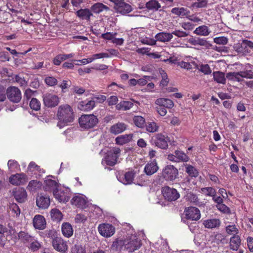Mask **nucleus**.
<instances>
[{
	"instance_id": "nucleus-1",
	"label": "nucleus",
	"mask_w": 253,
	"mask_h": 253,
	"mask_svg": "<svg viewBox=\"0 0 253 253\" xmlns=\"http://www.w3.org/2000/svg\"><path fill=\"white\" fill-rule=\"evenodd\" d=\"M57 116L59 120L57 126L60 128L68 125L74 120L73 110L70 105L67 104L59 107Z\"/></svg>"
},
{
	"instance_id": "nucleus-2",
	"label": "nucleus",
	"mask_w": 253,
	"mask_h": 253,
	"mask_svg": "<svg viewBox=\"0 0 253 253\" xmlns=\"http://www.w3.org/2000/svg\"><path fill=\"white\" fill-rule=\"evenodd\" d=\"M79 123L82 128L89 129L96 126L98 119L93 114L82 115L79 119Z\"/></svg>"
},
{
	"instance_id": "nucleus-3",
	"label": "nucleus",
	"mask_w": 253,
	"mask_h": 253,
	"mask_svg": "<svg viewBox=\"0 0 253 253\" xmlns=\"http://www.w3.org/2000/svg\"><path fill=\"white\" fill-rule=\"evenodd\" d=\"M162 177L167 181H173L178 175V169L173 165L165 166L161 173Z\"/></svg>"
},
{
	"instance_id": "nucleus-4",
	"label": "nucleus",
	"mask_w": 253,
	"mask_h": 253,
	"mask_svg": "<svg viewBox=\"0 0 253 253\" xmlns=\"http://www.w3.org/2000/svg\"><path fill=\"white\" fill-rule=\"evenodd\" d=\"M6 96L8 99L11 102L18 103L22 99L20 90L16 86H10L6 89Z\"/></svg>"
},
{
	"instance_id": "nucleus-5",
	"label": "nucleus",
	"mask_w": 253,
	"mask_h": 253,
	"mask_svg": "<svg viewBox=\"0 0 253 253\" xmlns=\"http://www.w3.org/2000/svg\"><path fill=\"white\" fill-rule=\"evenodd\" d=\"M125 250L129 253H132L138 250L141 246V240L135 236H131L129 239L124 241Z\"/></svg>"
},
{
	"instance_id": "nucleus-6",
	"label": "nucleus",
	"mask_w": 253,
	"mask_h": 253,
	"mask_svg": "<svg viewBox=\"0 0 253 253\" xmlns=\"http://www.w3.org/2000/svg\"><path fill=\"white\" fill-rule=\"evenodd\" d=\"M121 153V150L119 148H114L108 152L104 158V161L107 165L114 166L117 163Z\"/></svg>"
},
{
	"instance_id": "nucleus-7",
	"label": "nucleus",
	"mask_w": 253,
	"mask_h": 253,
	"mask_svg": "<svg viewBox=\"0 0 253 253\" xmlns=\"http://www.w3.org/2000/svg\"><path fill=\"white\" fill-rule=\"evenodd\" d=\"M235 48L237 52L243 54H247L250 53L253 49V42L244 40L241 43L237 44Z\"/></svg>"
},
{
	"instance_id": "nucleus-8",
	"label": "nucleus",
	"mask_w": 253,
	"mask_h": 253,
	"mask_svg": "<svg viewBox=\"0 0 253 253\" xmlns=\"http://www.w3.org/2000/svg\"><path fill=\"white\" fill-rule=\"evenodd\" d=\"M162 193L165 198L169 201H174L180 196L179 193L175 189L169 186L163 187Z\"/></svg>"
},
{
	"instance_id": "nucleus-9",
	"label": "nucleus",
	"mask_w": 253,
	"mask_h": 253,
	"mask_svg": "<svg viewBox=\"0 0 253 253\" xmlns=\"http://www.w3.org/2000/svg\"><path fill=\"white\" fill-rule=\"evenodd\" d=\"M99 233L102 236L109 237L114 235L115 232V227L111 224L108 223H102L98 227Z\"/></svg>"
},
{
	"instance_id": "nucleus-10",
	"label": "nucleus",
	"mask_w": 253,
	"mask_h": 253,
	"mask_svg": "<svg viewBox=\"0 0 253 253\" xmlns=\"http://www.w3.org/2000/svg\"><path fill=\"white\" fill-rule=\"evenodd\" d=\"M185 218L192 220H198L201 217L200 210L196 207H190L186 208L184 210Z\"/></svg>"
},
{
	"instance_id": "nucleus-11",
	"label": "nucleus",
	"mask_w": 253,
	"mask_h": 253,
	"mask_svg": "<svg viewBox=\"0 0 253 253\" xmlns=\"http://www.w3.org/2000/svg\"><path fill=\"white\" fill-rule=\"evenodd\" d=\"M53 196L54 198L59 202L67 203L69 201L71 193L67 189H57L53 192Z\"/></svg>"
},
{
	"instance_id": "nucleus-12",
	"label": "nucleus",
	"mask_w": 253,
	"mask_h": 253,
	"mask_svg": "<svg viewBox=\"0 0 253 253\" xmlns=\"http://www.w3.org/2000/svg\"><path fill=\"white\" fill-rule=\"evenodd\" d=\"M52 246L56 251L65 253L68 250L67 242L61 237H58L52 241Z\"/></svg>"
},
{
	"instance_id": "nucleus-13",
	"label": "nucleus",
	"mask_w": 253,
	"mask_h": 253,
	"mask_svg": "<svg viewBox=\"0 0 253 253\" xmlns=\"http://www.w3.org/2000/svg\"><path fill=\"white\" fill-rule=\"evenodd\" d=\"M27 180V175L24 173L12 175L9 178V182L14 185L23 184Z\"/></svg>"
},
{
	"instance_id": "nucleus-14",
	"label": "nucleus",
	"mask_w": 253,
	"mask_h": 253,
	"mask_svg": "<svg viewBox=\"0 0 253 253\" xmlns=\"http://www.w3.org/2000/svg\"><path fill=\"white\" fill-rule=\"evenodd\" d=\"M43 103L48 107H53L57 106L59 102V97L55 94H48L43 97Z\"/></svg>"
},
{
	"instance_id": "nucleus-15",
	"label": "nucleus",
	"mask_w": 253,
	"mask_h": 253,
	"mask_svg": "<svg viewBox=\"0 0 253 253\" xmlns=\"http://www.w3.org/2000/svg\"><path fill=\"white\" fill-rule=\"evenodd\" d=\"M154 143L158 147L166 149L168 147V137H166L162 133H158L155 136Z\"/></svg>"
},
{
	"instance_id": "nucleus-16",
	"label": "nucleus",
	"mask_w": 253,
	"mask_h": 253,
	"mask_svg": "<svg viewBox=\"0 0 253 253\" xmlns=\"http://www.w3.org/2000/svg\"><path fill=\"white\" fill-rule=\"evenodd\" d=\"M50 203L49 196L40 194L36 199L37 206L42 209H46L49 206Z\"/></svg>"
},
{
	"instance_id": "nucleus-17",
	"label": "nucleus",
	"mask_w": 253,
	"mask_h": 253,
	"mask_svg": "<svg viewBox=\"0 0 253 253\" xmlns=\"http://www.w3.org/2000/svg\"><path fill=\"white\" fill-rule=\"evenodd\" d=\"M116 11L122 14H126L132 11V6L128 3L125 2L123 0L116 6H114Z\"/></svg>"
},
{
	"instance_id": "nucleus-18",
	"label": "nucleus",
	"mask_w": 253,
	"mask_h": 253,
	"mask_svg": "<svg viewBox=\"0 0 253 253\" xmlns=\"http://www.w3.org/2000/svg\"><path fill=\"white\" fill-rule=\"evenodd\" d=\"M34 227L37 229L43 230L46 227V221L44 217L40 214L36 215L33 220Z\"/></svg>"
},
{
	"instance_id": "nucleus-19",
	"label": "nucleus",
	"mask_w": 253,
	"mask_h": 253,
	"mask_svg": "<svg viewBox=\"0 0 253 253\" xmlns=\"http://www.w3.org/2000/svg\"><path fill=\"white\" fill-rule=\"evenodd\" d=\"M13 196L18 202L22 203L26 200L27 195L24 188L19 187L13 191Z\"/></svg>"
},
{
	"instance_id": "nucleus-20",
	"label": "nucleus",
	"mask_w": 253,
	"mask_h": 253,
	"mask_svg": "<svg viewBox=\"0 0 253 253\" xmlns=\"http://www.w3.org/2000/svg\"><path fill=\"white\" fill-rule=\"evenodd\" d=\"M71 203L80 209H85L87 206V201L85 198L81 196H74L71 200Z\"/></svg>"
},
{
	"instance_id": "nucleus-21",
	"label": "nucleus",
	"mask_w": 253,
	"mask_h": 253,
	"mask_svg": "<svg viewBox=\"0 0 253 253\" xmlns=\"http://www.w3.org/2000/svg\"><path fill=\"white\" fill-rule=\"evenodd\" d=\"M76 16L81 20L90 21V17L93 16L91 10L88 8L80 9L75 13Z\"/></svg>"
},
{
	"instance_id": "nucleus-22",
	"label": "nucleus",
	"mask_w": 253,
	"mask_h": 253,
	"mask_svg": "<svg viewBox=\"0 0 253 253\" xmlns=\"http://www.w3.org/2000/svg\"><path fill=\"white\" fill-rule=\"evenodd\" d=\"M43 188L45 191L47 192H53L56 191L59 187L58 183L54 180L51 179H47L44 182Z\"/></svg>"
},
{
	"instance_id": "nucleus-23",
	"label": "nucleus",
	"mask_w": 253,
	"mask_h": 253,
	"mask_svg": "<svg viewBox=\"0 0 253 253\" xmlns=\"http://www.w3.org/2000/svg\"><path fill=\"white\" fill-rule=\"evenodd\" d=\"M159 169V167L156 162L153 161L148 163L145 166L144 172L148 175H151L156 173Z\"/></svg>"
},
{
	"instance_id": "nucleus-24",
	"label": "nucleus",
	"mask_w": 253,
	"mask_h": 253,
	"mask_svg": "<svg viewBox=\"0 0 253 253\" xmlns=\"http://www.w3.org/2000/svg\"><path fill=\"white\" fill-rule=\"evenodd\" d=\"M253 65L250 64H246L244 66L243 70L240 71L242 78L253 79Z\"/></svg>"
},
{
	"instance_id": "nucleus-25",
	"label": "nucleus",
	"mask_w": 253,
	"mask_h": 253,
	"mask_svg": "<svg viewBox=\"0 0 253 253\" xmlns=\"http://www.w3.org/2000/svg\"><path fill=\"white\" fill-rule=\"evenodd\" d=\"M126 128V125L123 123L114 124L110 128V132L114 134H118L124 131Z\"/></svg>"
},
{
	"instance_id": "nucleus-26",
	"label": "nucleus",
	"mask_w": 253,
	"mask_h": 253,
	"mask_svg": "<svg viewBox=\"0 0 253 253\" xmlns=\"http://www.w3.org/2000/svg\"><path fill=\"white\" fill-rule=\"evenodd\" d=\"M135 176L133 171L126 172L122 177L119 178L120 181L124 184H130L132 183Z\"/></svg>"
},
{
	"instance_id": "nucleus-27",
	"label": "nucleus",
	"mask_w": 253,
	"mask_h": 253,
	"mask_svg": "<svg viewBox=\"0 0 253 253\" xmlns=\"http://www.w3.org/2000/svg\"><path fill=\"white\" fill-rule=\"evenodd\" d=\"M241 238L238 235H234L230 239V249L232 251L238 250L241 245Z\"/></svg>"
},
{
	"instance_id": "nucleus-28",
	"label": "nucleus",
	"mask_w": 253,
	"mask_h": 253,
	"mask_svg": "<svg viewBox=\"0 0 253 253\" xmlns=\"http://www.w3.org/2000/svg\"><path fill=\"white\" fill-rule=\"evenodd\" d=\"M61 231L64 237L70 238L73 235L74 230L70 223L69 222H64L62 224Z\"/></svg>"
},
{
	"instance_id": "nucleus-29",
	"label": "nucleus",
	"mask_w": 253,
	"mask_h": 253,
	"mask_svg": "<svg viewBox=\"0 0 253 253\" xmlns=\"http://www.w3.org/2000/svg\"><path fill=\"white\" fill-rule=\"evenodd\" d=\"M95 101L94 100L82 101L78 105V108L82 111H88L94 108L95 107Z\"/></svg>"
},
{
	"instance_id": "nucleus-30",
	"label": "nucleus",
	"mask_w": 253,
	"mask_h": 253,
	"mask_svg": "<svg viewBox=\"0 0 253 253\" xmlns=\"http://www.w3.org/2000/svg\"><path fill=\"white\" fill-rule=\"evenodd\" d=\"M132 136V134H126L118 136L115 139L116 143L118 145H123L131 141Z\"/></svg>"
},
{
	"instance_id": "nucleus-31",
	"label": "nucleus",
	"mask_w": 253,
	"mask_h": 253,
	"mask_svg": "<svg viewBox=\"0 0 253 253\" xmlns=\"http://www.w3.org/2000/svg\"><path fill=\"white\" fill-rule=\"evenodd\" d=\"M173 38L171 33L160 32L156 35L155 38L156 41L161 42H167L170 41Z\"/></svg>"
},
{
	"instance_id": "nucleus-32",
	"label": "nucleus",
	"mask_w": 253,
	"mask_h": 253,
	"mask_svg": "<svg viewBox=\"0 0 253 253\" xmlns=\"http://www.w3.org/2000/svg\"><path fill=\"white\" fill-rule=\"evenodd\" d=\"M155 103L157 105L163 106L166 108L171 109L173 107L174 103L173 101L169 99L161 98L157 99Z\"/></svg>"
},
{
	"instance_id": "nucleus-33",
	"label": "nucleus",
	"mask_w": 253,
	"mask_h": 253,
	"mask_svg": "<svg viewBox=\"0 0 253 253\" xmlns=\"http://www.w3.org/2000/svg\"><path fill=\"white\" fill-rule=\"evenodd\" d=\"M221 222L219 219L212 218L204 220L203 224L207 228H214L220 226Z\"/></svg>"
},
{
	"instance_id": "nucleus-34",
	"label": "nucleus",
	"mask_w": 253,
	"mask_h": 253,
	"mask_svg": "<svg viewBox=\"0 0 253 253\" xmlns=\"http://www.w3.org/2000/svg\"><path fill=\"white\" fill-rule=\"evenodd\" d=\"M8 229L6 226L0 224V246L3 247L5 242L7 240L6 234L8 233Z\"/></svg>"
},
{
	"instance_id": "nucleus-35",
	"label": "nucleus",
	"mask_w": 253,
	"mask_h": 253,
	"mask_svg": "<svg viewBox=\"0 0 253 253\" xmlns=\"http://www.w3.org/2000/svg\"><path fill=\"white\" fill-rule=\"evenodd\" d=\"M226 77L228 80L234 82H241L243 81L240 71L227 73Z\"/></svg>"
},
{
	"instance_id": "nucleus-36",
	"label": "nucleus",
	"mask_w": 253,
	"mask_h": 253,
	"mask_svg": "<svg viewBox=\"0 0 253 253\" xmlns=\"http://www.w3.org/2000/svg\"><path fill=\"white\" fill-rule=\"evenodd\" d=\"M109 9V7L100 2L94 3L91 7V11L95 13H99L104 10H108Z\"/></svg>"
},
{
	"instance_id": "nucleus-37",
	"label": "nucleus",
	"mask_w": 253,
	"mask_h": 253,
	"mask_svg": "<svg viewBox=\"0 0 253 253\" xmlns=\"http://www.w3.org/2000/svg\"><path fill=\"white\" fill-rule=\"evenodd\" d=\"M213 79L214 81L219 84H224L226 83L225 74L220 71L213 72Z\"/></svg>"
},
{
	"instance_id": "nucleus-38",
	"label": "nucleus",
	"mask_w": 253,
	"mask_h": 253,
	"mask_svg": "<svg viewBox=\"0 0 253 253\" xmlns=\"http://www.w3.org/2000/svg\"><path fill=\"white\" fill-rule=\"evenodd\" d=\"M133 106V103L132 102L123 101L117 104L116 108L118 110H127L131 108Z\"/></svg>"
},
{
	"instance_id": "nucleus-39",
	"label": "nucleus",
	"mask_w": 253,
	"mask_h": 253,
	"mask_svg": "<svg viewBox=\"0 0 253 253\" xmlns=\"http://www.w3.org/2000/svg\"><path fill=\"white\" fill-rule=\"evenodd\" d=\"M146 7L149 10L157 11L161 7L160 3L157 0H151L145 4Z\"/></svg>"
},
{
	"instance_id": "nucleus-40",
	"label": "nucleus",
	"mask_w": 253,
	"mask_h": 253,
	"mask_svg": "<svg viewBox=\"0 0 253 253\" xmlns=\"http://www.w3.org/2000/svg\"><path fill=\"white\" fill-rule=\"evenodd\" d=\"M18 236L19 238L24 244L29 243L35 238L34 236H31L24 231H20L18 233Z\"/></svg>"
},
{
	"instance_id": "nucleus-41",
	"label": "nucleus",
	"mask_w": 253,
	"mask_h": 253,
	"mask_svg": "<svg viewBox=\"0 0 253 253\" xmlns=\"http://www.w3.org/2000/svg\"><path fill=\"white\" fill-rule=\"evenodd\" d=\"M125 242L123 240L117 239L113 242L111 247V249L114 251H122L125 250Z\"/></svg>"
},
{
	"instance_id": "nucleus-42",
	"label": "nucleus",
	"mask_w": 253,
	"mask_h": 253,
	"mask_svg": "<svg viewBox=\"0 0 253 253\" xmlns=\"http://www.w3.org/2000/svg\"><path fill=\"white\" fill-rule=\"evenodd\" d=\"M171 12L179 16H187L190 13L187 8L184 7H174L171 9Z\"/></svg>"
},
{
	"instance_id": "nucleus-43",
	"label": "nucleus",
	"mask_w": 253,
	"mask_h": 253,
	"mask_svg": "<svg viewBox=\"0 0 253 253\" xmlns=\"http://www.w3.org/2000/svg\"><path fill=\"white\" fill-rule=\"evenodd\" d=\"M210 32L208 26L206 25L200 26L195 30L194 33L197 35L206 36L209 35Z\"/></svg>"
},
{
	"instance_id": "nucleus-44",
	"label": "nucleus",
	"mask_w": 253,
	"mask_h": 253,
	"mask_svg": "<svg viewBox=\"0 0 253 253\" xmlns=\"http://www.w3.org/2000/svg\"><path fill=\"white\" fill-rule=\"evenodd\" d=\"M42 185L41 182L36 180H33L29 182V184L27 187V189L30 191H35L37 189L40 188Z\"/></svg>"
},
{
	"instance_id": "nucleus-45",
	"label": "nucleus",
	"mask_w": 253,
	"mask_h": 253,
	"mask_svg": "<svg viewBox=\"0 0 253 253\" xmlns=\"http://www.w3.org/2000/svg\"><path fill=\"white\" fill-rule=\"evenodd\" d=\"M134 124L139 128H143L145 126V119L140 116H135L133 118Z\"/></svg>"
},
{
	"instance_id": "nucleus-46",
	"label": "nucleus",
	"mask_w": 253,
	"mask_h": 253,
	"mask_svg": "<svg viewBox=\"0 0 253 253\" xmlns=\"http://www.w3.org/2000/svg\"><path fill=\"white\" fill-rule=\"evenodd\" d=\"M174 154L176 155L177 162H187L189 161V157L183 151L175 150Z\"/></svg>"
},
{
	"instance_id": "nucleus-47",
	"label": "nucleus",
	"mask_w": 253,
	"mask_h": 253,
	"mask_svg": "<svg viewBox=\"0 0 253 253\" xmlns=\"http://www.w3.org/2000/svg\"><path fill=\"white\" fill-rule=\"evenodd\" d=\"M186 172L191 177H197L199 175L198 169L190 165H186Z\"/></svg>"
},
{
	"instance_id": "nucleus-48",
	"label": "nucleus",
	"mask_w": 253,
	"mask_h": 253,
	"mask_svg": "<svg viewBox=\"0 0 253 253\" xmlns=\"http://www.w3.org/2000/svg\"><path fill=\"white\" fill-rule=\"evenodd\" d=\"M50 214L53 220L60 221L62 219V213L58 209H54L51 210Z\"/></svg>"
},
{
	"instance_id": "nucleus-49",
	"label": "nucleus",
	"mask_w": 253,
	"mask_h": 253,
	"mask_svg": "<svg viewBox=\"0 0 253 253\" xmlns=\"http://www.w3.org/2000/svg\"><path fill=\"white\" fill-rule=\"evenodd\" d=\"M71 253H86L85 247L82 244H75L71 248Z\"/></svg>"
},
{
	"instance_id": "nucleus-50",
	"label": "nucleus",
	"mask_w": 253,
	"mask_h": 253,
	"mask_svg": "<svg viewBox=\"0 0 253 253\" xmlns=\"http://www.w3.org/2000/svg\"><path fill=\"white\" fill-rule=\"evenodd\" d=\"M41 104L40 101L36 98H32L29 102L30 108L34 111H39L41 109Z\"/></svg>"
},
{
	"instance_id": "nucleus-51",
	"label": "nucleus",
	"mask_w": 253,
	"mask_h": 253,
	"mask_svg": "<svg viewBox=\"0 0 253 253\" xmlns=\"http://www.w3.org/2000/svg\"><path fill=\"white\" fill-rule=\"evenodd\" d=\"M28 170L31 174H36V171L41 173L42 169L39 166H38L34 162H31L28 167Z\"/></svg>"
},
{
	"instance_id": "nucleus-52",
	"label": "nucleus",
	"mask_w": 253,
	"mask_h": 253,
	"mask_svg": "<svg viewBox=\"0 0 253 253\" xmlns=\"http://www.w3.org/2000/svg\"><path fill=\"white\" fill-rule=\"evenodd\" d=\"M201 192L206 196L212 197L216 194V190L211 187H204L201 189Z\"/></svg>"
},
{
	"instance_id": "nucleus-53",
	"label": "nucleus",
	"mask_w": 253,
	"mask_h": 253,
	"mask_svg": "<svg viewBox=\"0 0 253 253\" xmlns=\"http://www.w3.org/2000/svg\"><path fill=\"white\" fill-rule=\"evenodd\" d=\"M29 244L28 248L32 252H36L41 247V244L35 238L33 239L32 241L30 242Z\"/></svg>"
},
{
	"instance_id": "nucleus-54",
	"label": "nucleus",
	"mask_w": 253,
	"mask_h": 253,
	"mask_svg": "<svg viewBox=\"0 0 253 253\" xmlns=\"http://www.w3.org/2000/svg\"><path fill=\"white\" fill-rule=\"evenodd\" d=\"M215 207L222 213L230 214L231 213L230 209L224 204L216 205Z\"/></svg>"
},
{
	"instance_id": "nucleus-55",
	"label": "nucleus",
	"mask_w": 253,
	"mask_h": 253,
	"mask_svg": "<svg viewBox=\"0 0 253 253\" xmlns=\"http://www.w3.org/2000/svg\"><path fill=\"white\" fill-rule=\"evenodd\" d=\"M226 232L229 235H237L239 230L235 225H229L226 227Z\"/></svg>"
},
{
	"instance_id": "nucleus-56",
	"label": "nucleus",
	"mask_w": 253,
	"mask_h": 253,
	"mask_svg": "<svg viewBox=\"0 0 253 253\" xmlns=\"http://www.w3.org/2000/svg\"><path fill=\"white\" fill-rule=\"evenodd\" d=\"M14 80L15 81L20 85V87L25 88L27 86V82L24 78H22L19 75H15Z\"/></svg>"
},
{
	"instance_id": "nucleus-57",
	"label": "nucleus",
	"mask_w": 253,
	"mask_h": 253,
	"mask_svg": "<svg viewBox=\"0 0 253 253\" xmlns=\"http://www.w3.org/2000/svg\"><path fill=\"white\" fill-rule=\"evenodd\" d=\"M10 209L11 211L12 216L17 217L20 214V210L16 204L12 203L10 206Z\"/></svg>"
},
{
	"instance_id": "nucleus-58",
	"label": "nucleus",
	"mask_w": 253,
	"mask_h": 253,
	"mask_svg": "<svg viewBox=\"0 0 253 253\" xmlns=\"http://www.w3.org/2000/svg\"><path fill=\"white\" fill-rule=\"evenodd\" d=\"M45 237L50 238L53 240L58 238L57 237V233L55 230H48L44 231Z\"/></svg>"
},
{
	"instance_id": "nucleus-59",
	"label": "nucleus",
	"mask_w": 253,
	"mask_h": 253,
	"mask_svg": "<svg viewBox=\"0 0 253 253\" xmlns=\"http://www.w3.org/2000/svg\"><path fill=\"white\" fill-rule=\"evenodd\" d=\"M159 126L155 122L148 123L146 125V130L150 132H155L158 130Z\"/></svg>"
},
{
	"instance_id": "nucleus-60",
	"label": "nucleus",
	"mask_w": 253,
	"mask_h": 253,
	"mask_svg": "<svg viewBox=\"0 0 253 253\" xmlns=\"http://www.w3.org/2000/svg\"><path fill=\"white\" fill-rule=\"evenodd\" d=\"M7 166L9 169L11 170H15L20 168V165L18 163L14 160H10L7 163Z\"/></svg>"
},
{
	"instance_id": "nucleus-61",
	"label": "nucleus",
	"mask_w": 253,
	"mask_h": 253,
	"mask_svg": "<svg viewBox=\"0 0 253 253\" xmlns=\"http://www.w3.org/2000/svg\"><path fill=\"white\" fill-rule=\"evenodd\" d=\"M35 92L30 88L26 89L24 93V102L26 101V103H28V100L31 98Z\"/></svg>"
},
{
	"instance_id": "nucleus-62",
	"label": "nucleus",
	"mask_w": 253,
	"mask_h": 253,
	"mask_svg": "<svg viewBox=\"0 0 253 253\" xmlns=\"http://www.w3.org/2000/svg\"><path fill=\"white\" fill-rule=\"evenodd\" d=\"M213 41L217 44L225 45L228 42V39L225 37H218L214 38Z\"/></svg>"
},
{
	"instance_id": "nucleus-63",
	"label": "nucleus",
	"mask_w": 253,
	"mask_h": 253,
	"mask_svg": "<svg viewBox=\"0 0 253 253\" xmlns=\"http://www.w3.org/2000/svg\"><path fill=\"white\" fill-rule=\"evenodd\" d=\"M45 83L49 86H54L57 84V80L53 77H47L44 80Z\"/></svg>"
},
{
	"instance_id": "nucleus-64",
	"label": "nucleus",
	"mask_w": 253,
	"mask_h": 253,
	"mask_svg": "<svg viewBox=\"0 0 253 253\" xmlns=\"http://www.w3.org/2000/svg\"><path fill=\"white\" fill-rule=\"evenodd\" d=\"M171 34L172 36L174 35L178 38H184L189 35L188 33L180 30H175L171 33Z\"/></svg>"
}]
</instances>
